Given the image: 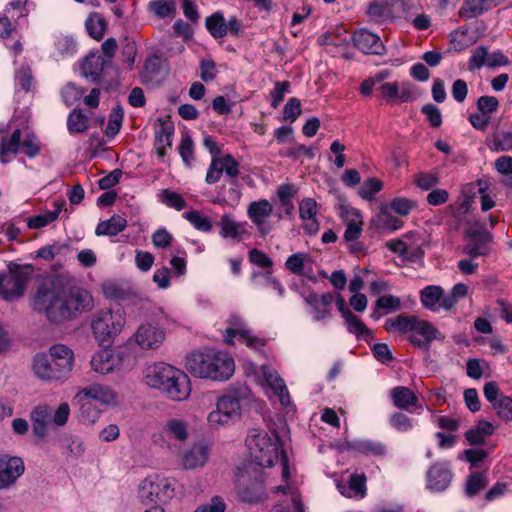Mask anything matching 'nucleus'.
<instances>
[{"instance_id":"f257e3e1","label":"nucleus","mask_w":512,"mask_h":512,"mask_svg":"<svg viewBox=\"0 0 512 512\" xmlns=\"http://www.w3.org/2000/svg\"><path fill=\"white\" fill-rule=\"evenodd\" d=\"M93 306L94 300L88 290L58 277L42 282L32 300L33 310L44 314L53 323L75 320Z\"/></svg>"},{"instance_id":"f03ea898","label":"nucleus","mask_w":512,"mask_h":512,"mask_svg":"<svg viewBox=\"0 0 512 512\" xmlns=\"http://www.w3.org/2000/svg\"><path fill=\"white\" fill-rule=\"evenodd\" d=\"M185 367L195 377L226 381L233 375L235 364L226 353L204 349L191 352L186 357Z\"/></svg>"},{"instance_id":"7ed1b4c3","label":"nucleus","mask_w":512,"mask_h":512,"mask_svg":"<svg viewBox=\"0 0 512 512\" xmlns=\"http://www.w3.org/2000/svg\"><path fill=\"white\" fill-rule=\"evenodd\" d=\"M145 378L150 387L162 391L174 401H183L190 395L188 376L169 364L161 362L150 366Z\"/></svg>"},{"instance_id":"20e7f679","label":"nucleus","mask_w":512,"mask_h":512,"mask_svg":"<svg viewBox=\"0 0 512 512\" xmlns=\"http://www.w3.org/2000/svg\"><path fill=\"white\" fill-rule=\"evenodd\" d=\"M74 353L63 345L56 344L49 349V356L37 354L33 360V371L41 379L52 381L66 377L73 369Z\"/></svg>"},{"instance_id":"39448f33","label":"nucleus","mask_w":512,"mask_h":512,"mask_svg":"<svg viewBox=\"0 0 512 512\" xmlns=\"http://www.w3.org/2000/svg\"><path fill=\"white\" fill-rule=\"evenodd\" d=\"M250 391L247 387L233 389L220 396L216 402V409L207 416L211 428L219 429L235 423L241 417L242 402Z\"/></svg>"},{"instance_id":"423d86ee","label":"nucleus","mask_w":512,"mask_h":512,"mask_svg":"<svg viewBox=\"0 0 512 512\" xmlns=\"http://www.w3.org/2000/svg\"><path fill=\"white\" fill-rule=\"evenodd\" d=\"M246 445L253 461L261 467H271L279 457V438L277 434L269 435L266 431L251 429L246 438Z\"/></svg>"},{"instance_id":"0eeeda50","label":"nucleus","mask_w":512,"mask_h":512,"mask_svg":"<svg viewBox=\"0 0 512 512\" xmlns=\"http://www.w3.org/2000/svg\"><path fill=\"white\" fill-rule=\"evenodd\" d=\"M126 319L122 310L102 309L93 315L92 333L100 345H109L120 334Z\"/></svg>"},{"instance_id":"6e6552de","label":"nucleus","mask_w":512,"mask_h":512,"mask_svg":"<svg viewBox=\"0 0 512 512\" xmlns=\"http://www.w3.org/2000/svg\"><path fill=\"white\" fill-rule=\"evenodd\" d=\"M174 480L159 474L147 476L139 486V496L146 504H165L173 498Z\"/></svg>"},{"instance_id":"1a4fd4ad","label":"nucleus","mask_w":512,"mask_h":512,"mask_svg":"<svg viewBox=\"0 0 512 512\" xmlns=\"http://www.w3.org/2000/svg\"><path fill=\"white\" fill-rule=\"evenodd\" d=\"M33 269L31 266L11 264L9 272L0 275V296L6 301L21 297L31 279Z\"/></svg>"},{"instance_id":"9d476101","label":"nucleus","mask_w":512,"mask_h":512,"mask_svg":"<svg viewBox=\"0 0 512 512\" xmlns=\"http://www.w3.org/2000/svg\"><path fill=\"white\" fill-rule=\"evenodd\" d=\"M228 327L224 334L225 343L233 344V339L238 338L239 341L245 343L249 348L260 351L266 345L264 339H261L252 334V331L246 326L243 319L236 315L231 314L227 320Z\"/></svg>"},{"instance_id":"9b49d317","label":"nucleus","mask_w":512,"mask_h":512,"mask_svg":"<svg viewBox=\"0 0 512 512\" xmlns=\"http://www.w3.org/2000/svg\"><path fill=\"white\" fill-rule=\"evenodd\" d=\"M25 472L22 458L6 453L0 454V490L12 488Z\"/></svg>"},{"instance_id":"f8f14e48","label":"nucleus","mask_w":512,"mask_h":512,"mask_svg":"<svg viewBox=\"0 0 512 512\" xmlns=\"http://www.w3.org/2000/svg\"><path fill=\"white\" fill-rule=\"evenodd\" d=\"M272 213L273 206L267 199L252 201L247 207V216L261 237L267 236L273 230V224L269 221Z\"/></svg>"},{"instance_id":"ddd939ff","label":"nucleus","mask_w":512,"mask_h":512,"mask_svg":"<svg viewBox=\"0 0 512 512\" xmlns=\"http://www.w3.org/2000/svg\"><path fill=\"white\" fill-rule=\"evenodd\" d=\"M80 75L90 83L102 86L106 90L118 86L116 66H80Z\"/></svg>"},{"instance_id":"4468645a","label":"nucleus","mask_w":512,"mask_h":512,"mask_svg":"<svg viewBox=\"0 0 512 512\" xmlns=\"http://www.w3.org/2000/svg\"><path fill=\"white\" fill-rule=\"evenodd\" d=\"M453 472L449 461H437L430 465L426 473L427 489L431 492H443L451 484Z\"/></svg>"},{"instance_id":"2eb2a0df","label":"nucleus","mask_w":512,"mask_h":512,"mask_svg":"<svg viewBox=\"0 0 512 512\" xmlns=\"http://www.w3.org/2000/svg\"><path fill=\"white\" fill-rule=\"evenodd\" d=\"M237 491L240 500L249 504H257L267 496L263 480L260 477L249 480L245 475L239 476Z\"/></svg>"},{"instance_id":"dca6fc26","label":"nucleus","mask_w":512,"mask_h":512,"mask_svg":"<svg viewBox=\"0 0 512 512\" xmlns=\"http://www.w3.org/2000/svg\"><path fill=\"white\" fill-rule=\"evenodd\" d=\"M165 335V330L161 327L145 323L138 327L134 339L142 350H156L164 342Z\"/></svg>"},{"instance_id":"f3484780","label":"nucleus","mask_w":512,"mask_h":512,"mask_svg":"<svg viewBox=\"0 0 512 512\" xmlns=\"http://www.w3.org/2000/svg\"><path fill=\"white\" fill-rule=\"evenodd\" d=\"M122 354L112 349H103L96 352L90 361L92 369L96 373L109 374L121 368Z\"/></svg>"},{"instance_id":"a211bd4d","label":"nucleus","mask_w":512,"mask_h":512,"mask_svg":"<svg viewBox=\"0 0 512 512\" xmlns=\"http://www.w3.org/2000/svg\"><path fill=\"white\" fill-rule=\"evenodd\" d=\"M467 244L463 248V253L471 258L484 256L488 254V245L492 240V236L485 230L469 229L465 233Z\"/></svg>"},{"instance_id":"6ab92c4d","label":"nucleus","mask_w":512,"mask_h":512,"mask_svg":"<svg viewBox=\"0 0 512 512\" xmlns=\"http://www.w3.org/2000/svg\"><path fill=\"white\" fill-rule=\"evenodd\" d=\"M443 338L432 323L418 319L412 334L409 336V341L413 346L427 350L433 340Z\"/></svg>"},{"instance_id":"aec40b11","label":"nucleus","mask_w":512,"mask_h":512,"mask_svg":"<svg viewBox=\"0 0 512 512\" xmlns=\"http://www.w3.org/2000/svg\"><path fill=\"white\" fill-rule=\"evenodd\" d=\"M389 396L393 405L397 409L404 410L409 413H414L417 410L423 409L418 396L409 387L396 386L390 390Z\"/></svg>"},{"instance_id":"412c9836","label":"nucleus","mask_w":512,"mask_h":512,"mask_svg":"<svg viewBox=\"0 0 512 512\" xmlns=\"http://www.w3.org/2000/svg\"><path fill=\"white\" fill-rule=\"evenodd\" d=\"M304 301L310 307L313 320L321 321L331 316L330 309L334 302L332 293L327 292L319 296L311 291L307 295H304Z\"/></svg>"},{"instance_id":"4be33fe9","label":"nucleus","mask_w":512,"mask_h":512,"mask_svg":"<svg viewBox=\"0 0 512 512\" xmlns=\"http://www.w3.org/2000/svg\"><path fill=\"white\" fill-rule=\"evenodd\" d=\"M352 40L354 45L365 54L381 55L385 50L379 36L367 29L356 31L353 34Z\"/></svg>"},{"instance_id":"5701e85b","label":"nucleus","mask_w":512,"mask_h":512,"mask_svg":"<svg viewBox=\"0 0 512 512\" xmlns=\"http://www.w3.org/2000/svg\"><path fill=\"white\" fill-rule=\"evenodd\" d=\"M217 226L220 228V236L224 239L239 241L250 235L247 222H237L231 214H224L217 222Z\"/></svg>"},{"instance_id":"b1692460","label":"nucleus","mask_w":512,"mask_h":512,"mask_svg":"<svg viewBox=\"0 0 512 512\" xmlns=\"http://www.w3.org/2000/svg\"><path fill=\"white\" fill-rule=\"evenodd\" d=\"M79 397H88L92 401H98L104 405H115L118 403L117 393L107 385L94 383L79 391Z\"/></svg>"},{"instance_id":"393cba45","label":"nucleus","mask_w":512,"mask_h":512,"mask_svg":"<svg viewBox=\"0 0 512 512\" xmlns=\"http://www.w3.org/2000/svg\"><path fill=\"white\" fill-rule=\"evenodd\" d=\"M317 207V202L313 198H304L299 203V217L304 222L302 227L310 235H315L319 231Z\"/></svg>"},{"instance_id":"a878e982","label":"nucleus","mask_w":512,"mask_h":512,"mask_svg":"<svg viewBox=\"0 0 512 512\" xmlns=\"http://www.w3.org/2000/svg\"><path fill=\"white\" fill-rule=\"evenodd\" d=\"M263 379L267 386H269L278 396L282 405H287L290 402L288 389L284 380L278 375V372L268 365L261 366Z\"/></svg>"},{"instance_id":"bb28decb","label":"nucleus","mask_w":512,"mask_h":512,"mask_svg":"<svg viewBox=\"0 0 512 512\" xmlns=\"http://www.w3.org/2000/svg\"><path fill=\"white\" fill-rule=\"evenodd\" d=\"M209 457V447L202 443H195L182 456V464L186 469H196L204 466Z\"/></svg>"},{"instance_id":"cd10ccee","label":"nucleus","mask_w":512,"mask_h":512,"mask_svg":"<svg viewBox=\"0 0 512 512\" xmlns=\"http://www.w3.org/2000/svg\"><path fill=\"white\" fill-rule=\"evenodd\" d=\"M163 432L167 439L184 443L189 437V425L184 420L171 418L165 422Z\"/></svg>"},{"instance_id":"c85d7f7f","label":"nucleus","mask_w":512,"mask_h":512,"mask_svg":"<svg viewBox=\"0 0 512 512\" xmlns=\"http://www.w3.org/2000/svg\"><path fill=\"white\" fill-rule=\"evenodd\" d=\"M74 402L79 406L78 418L83 424H94L100 416L101 411L88 397H79V392L74 397Z\"/></svg>"},{"instance_id":"c756f323","label":"nucleus","mask_w":512,"mask_h":512,"mask_svg":"<svg viewBox=\"0 0 512 512\" xmlns=\"http://www.w3.org/2000/svg\"><path fill=\"white\" fill-rule=\"evenodd\" d=\"M344 220L347 224L344 232V239L347 242H353L357 240L362 233V217L359 210L355 208H349L346 210V214L343 215Z\"/></svg>"},{"instance_id":"7c9ffc66","label":"nucleus","mask_w":512,"mask_h":512,"mask_svg":"<svg viewBox=\"0 0 512 512\" xmlns=\"http://www.w3.org/2000/svg\"><path fill=\"white\" fill-rule=\"evenodd\" d=\"M174 126L171 122L159 120L155 130L156 149L160 157L166 154V149L171 148Z\"/></svg>"},{"instance_id":"2f4dec72","label":"nucleus","mask_w":512,"mask_h":512,"mask_svg":"<svg viewBox=\"0 0 512 512\" xmlns=\"http://www.w3.org/2000/svg\"><path fill=\"white\" fill-rule=\"evenodd\" d=\"M2 131H0V162L6 164L10 161L7 158L8 154L17 155L21 146V135L22 132L20 129H15L11 136L7 138L4 135H1Z\"/></svg>"},{"instance_id":"473e14b6","label":"nucleus","mask_w":512,"mask_h":512,"mask_svg":"<svg viewBox=\"0 0 512 512\" xmlns=\"http://www.w3.org/2000/svg\"><path fill=\"white\" fill-rule=\"evenodd\" d=\"M443 288L438 285H428L420 291V301L424 308L439 312L443 297Z\"/></svg>"},{"instance_id":"72a5a7b5","label":"nucleus","mask_w":512,"mask_h":512,"mask_svg":"<svg viewBox=\"0 0 512 512\" xmlns=\"http://www.w3.org/2000/svg\"><path fill=\"white\" fill-rule=\"evenodd\" d=\"M168 74V66H143L140 80L143 85L153 88L162 84Z\"/></svg>"},{"instance_id":"f704fd0d","label":"nucleus","mask_w":512,"mask_h":512,"mask_svg":"<svg viewBox=\"0 0 512 512\" xmlns=\"http://www.w3.org/2000/svg\"><path fill=\"white\" fill-rule=\"evenodd\" d=\"M469 64H509V60L499 51L488 53L485 46H478L472 51Z\"/></svg>"},{"instance_id":"c9c22d12","label":"nucleus","mask_w":512,"mask_h":512,"mask_svg":"<svg viewBox=\"0 0 512 512\" xmlns=\"http://www.w3.org/2000/svg\"><path fill=\"white\" fill-rule=\"evenodd\" d=\"M127 227V220L120 215H113L109 219L98 223L95 234L97 236H116Z\"/></svg>"},{"instance_id":"e433bc0d","label":"nucleus","mask_w":512,"mask_h":512,"mask_svg":"<svg viewBox=\"0 0 512 512\" xmlns=\"http://www.w3.org/2000/svg\"><path fill=\"white\" fill-rule=\"evenodd\" d=\"M498 5L496 0H465L460 9V15L474 18Z\"/></svg>"},{"instance_id":"4c0bfd02","label":"nucleus","mask_w":512,"mask_h":512,"mask_svg":"<svg viewBox=\"0 0 512 512\" xmlns=\"http://www.w3.org/2000/svg\"><path fill=\"white\" fill-rule=\"evenodd\" d=\"M393 6V0H376L370 3L367 14L371 19L377 22H383L392 16Z\"/></svg>"},{"instance_id":"58836bf2","label":"nucleus","mask_w":512,"mask_h":512,"mask_svg":"<svg viewBox=\"0 0 512 512\" xmlns=\"http://www.w3.org/2000/svg\"><path fill=\"white\" fill-rule=\"evenodd\" d=\"M417 321L415 316L401 314L394 319H387L384 327L387 331L397 330L402 334H412Z\"/></svg>"},{"instance_id":"ea45409f","label":"nucleus","mask_w":512,"mask_h":512,"mask_svg":"<svg viewBox=\"0 0 512 512\" xmlns=\"http://www.w3.org/2000/svg\"><path fill=\"white\" fill-rule=\"evenodd\" d=\"M89 128V118L83 110L75 108L67 117V129L71 134L84 133Z\"/></svg>"},{"instance_id":"a19ab883","label":"nucleus","mask_w":512,"mask_h":512,"mask_svg":"<svg viewBox=\"0 0 512 512\" xmlns=\"http://www.w3.org/2000/svg\"><path fill=\"white\" fill-rule=\"evenodd\" d=\"M85 27L88 34L99 41L104 37L107 22L99 13H91L85 21Z\"/></svg>"},{"instance_id":"79ce46f5","label":"nucleus","mask_w":512,"mask_h":512,"mask_svg":"<svg viewBox=\"0 0 512 512\" xmlns=\"http://www.w3.org/2000/svg\"><path fill=\"white\" fill-rule=\"evenodd\" d=\"M205 26L211 36L215 39L223 38L227 35L226 20L222 12L217 11L206 18Z\"/></svg>"},{"instance_id":"37998d69","label":"nucleus","mask_w":512,"mask_h":512,"mask_svg":"<svg viewBox=\"0 0 512 512\" xmlns=\"http://www.w3.org/2000/svg\"><path fill=\"white\" fill-rule=\"evenodd\" d=\"M345 324L347 330L354 334L358 339L368 341L373 338L372 331L353 313L348 314V317L345 319Z\"/></svg>"},{"instance_id":"c03bdc74","label":"nucleus","mask_w":512,"mask_h":512,"mask_svg":"<svg viewBox=\"0 0 512 512\" xmlns=\"http://www.w3.org/2000/svg\"><path fill=\"white\" fill-rule=\"evenodd\" d=\"M353 448L365 455L384 456L387 452L386 445L380 441L364 439L353 444Z\"/></svg>"},{"instance_id":"a18cd8bd","label":"nucleus","mask_w":512,"mask_h":512,"mask_svg":"<svg viewBox=\"0 0 512 512\" xmlns=\"http://www.w3.org/2000/svg\"><path fill=\"white\" fill-rule=\"evenodd\" d=\"M124 117V110L122 106H115L110 114L108 119V124L105 130V135L109 138H113L118 134L121 129L122 121Z\"/></svg>"},{"instance_id":"49530a36","label":"nucleus","mask_w":512,"mask_h":512,"mask_svg":"<svg viewBox=\"0 0 512 512\" xmlns=\"http://www.w3.org/2000/svg\"><path fill=\"white\" fill-rule=\"evenodd\" d=\"M60 207L53 211H47L27 219V226L30 229H40L57 220L60 214Z\"/></svg>"},{"instance_id":"de8ad7c7","label":"nucleus","mask_w":512,"mask_h":512,"mask_svg":"<svg viewBox=\"0 0 512 512\" xmlns=\"http://www.w3.org/2000/svg\"><path fill=\"white\" fill-rule=\"evenodd\" d=\"M183 216L199 231L210 232L213 228L211 220L197 210L185 212Z\"/></svg>"},{"instance_id":"09e8293b","label":"nucleus","mask_w":512,"mask_h":512,"mask_svg":"<svg viewBox=\"0 0 512 512\" xmlns=\"http://www.w3.org/2000/svg\"><path fill=\"white\" fill-rule=\"evenodd\" d=\"M488 483L487 476L485 473L477 472L470 475L466 482V494L468 496L477 495L482 491Z\"/></svg>"},{"instance_id":"8fccbe9b","label":"nucleus","mask_w":512,"mask_h":512,"mask_svg":"<svg viewBox=\"0 0 512 512\" xmlns=\"http://www.w3.org/2000/svg\"><path fill=\"white\" fill-rule=\"evenodd\" d=\"M160 200L168 207L174 208L177 211H181L187 206L186 201L179 193L169 189L161 192Z\"/></svg>"},{"instance_id":"3c124183","label":"nucleus","mask_w":512,"mask_h":512,"mask_svg":"<svg viewBox=\"0 0 512 512\" xmlns=\"http://www.w3.org/2000/svg\"><path fill=\"white\" fill-rule=\"evenodd\" d=\"M390 426L398 432H407L414 426L413 420L403 412H394L389 416Z\"/></svg>"},{"instance_id":"603ef678","label":"nucleus","mask_w":512,"mask_h":512,"mask_svg":"<svg viewBox=\"0 0 512 512\" xmlns=\"http://www.w3.org/2000/svg\"><path fill=\"white\" fill-rule=\"evenodd\" d=\"M149 8L160 18H165L176 11L173 0H155L150 2Z\"/></svg>"},{"instance_id":"864d4df0","label":"nucleus","mask_w":512,"mask_h":512,"mask_svg":"<svg viewBox=\"0 0 512 512\" xmlns=\"http://www.w3.org/2000/svg\"><path fill=\"white\" fill-rule=\"evenodd\" d=\"M84 93L85 90L83 88L77 87L73 83H68L63 87L61 91V96L64 103L67 106H71L77 101H79L83 97Z\"/></svg>"},{"instance_id":"5fc2aeb1","label":"nucleus","mask_w":512,"mask_h":512,"mask_svg":"<svg viewBox=\"0 0 512 512\" xmlns=\"http://www.w3.org/2000/svg\"><path fill=\"white\" fill-rule=\"evenodd\" d=\"M22 152L29 158H34L40 153V142L38 138L31 133H27L21 142Z\"/></svg>"},{"instance_id":"6e6d98bb","label":"nucleus","mask_w":512,"mask_h":512,"mask_svg":"<svg viewBox=\"0 0 512 512\" xmlns=\"http://www.w3.org/2000/svg\"><path fill=\"white\" fill-rule=\"evenodd\" d=\"M219 164L223 173L226 176L235 179L239 175V163L231 154H226L223 157H218Z\"/></svg>"},{"instance_id":"4d7b16f0","label":"nucleus","mask_w":512,"mask_h":512,"mask_svg":"<svg viewBox=\"0 0 512 512\" xmlns=\"http://www.w3.org/2000/svg\"><path fill=\"white\" fill-rule=\"evenodd\" d=\"M497 415L504 421H512V398L500 395L499 401L494 405Z\"/></svg>"},{"instance_id":"13d9d810","label":"nucleus","mask_w":512,"mask_h":512,"mask_svg":"<svg viewBox=\"0 0 512 512\" xmlns=\"http://www.w3.org/2000/svg\"><path fill=\"white\" fill-rule=\"evenodd\" d=\"M179 153L185 165L190 167L194 160V144L189 135L182 136Z\"/></svg>"},{"instance_id":"bf43d9fd","label":"nucleus","mask_w":512,"mask_h":512,"mask_svg":"<svg viewBox=\"0 0 512 512\" xmlns=\"http://www.w3.org/2000/svg\"><path fill=\"white\" fill-rule=\"evenodd\" d=\"M416 207V203L403 197L394 198L390 202V208L400 216H407Z\"/></svg>"},{"instance_id":"052dcab7","label":"nucleus","mask_w":512,"mask_h":512,"mask_svg":"<svg viewBox=\"0 0 512 512\" xmlns=\"http://www.w3.org/2000/svg\"><path fill=\"white\" fill-rule=\"evenodd\" d=\"M301 114V103L297 98H290L283 108V120L293 123Z\"/></svg>"},{"instance_id":"680f3d73","label":"nucleus","mask_w":512,"mask_h":512,"mask_svg":"<svg viewBox=\"0 0 512 512\" xmlns=\"http://www.w3.org/2000/svg\"><path fill=\"white\" fill-rule=\"evenodd\" d=\"M381 189L382 182L376 178H370L363 183L359 195L365 200H372Z\"/></svg>"},{"instance_id":"e2e57ef3","label":"nucleus","mask_w":512,"mask_h":512,"mask_svg":"<svg viewBox=\"0 0 512 512\" xmlns=\"http://www.w3.org/2000/svg\"><path fill=\"white\" fill-rule=\"evenodd\" d=\"M439 182L437 174L432 172H420L415 176L416 185L422 190L428 191Z\"/></svg>"},{"instance_id":"0e129e2a","label":"nucleus","mask_w":512,"mask_h":512,"mask_svg":"<svg viewBox=\"0 0 512 512\" xmlns=\"http://www.w3.org/2000/svg\"><path fill=\"white\" fill-rule=\"evenodd\" d=\"M121 54L122 61L127 62L128 64H133L136 60L137 47L134 40L125 37L121 42Z\"/></svg>"},{"instance_id":"69168bd1","label":"nucleus","mask_w":512,"mask_h":512,"mask_svg":"<svg viewBox=\"0 0 512 512\" xmlns=\"http://www.w3.org/2000/svg\"><path fill=\"white\" fill-rule=\"evenodd\" d=\"M421 112L426 116L432 127L437 128L441 126L442 115L440 109L436 105L431 103L425 104L421 108Z\"/></svg>"},{"instance_id":"338daca9","label":"nucleus","mask_w":512,"mask_h":512,"mask_svg":"<svg viewBox=\"0 0 512 512\" xmlns=\"http://www.w3.org/2000/svg\"><path fill=\"white\" fill-rule=\"evenodd\" d=\"M494 146L496 151H512V132L500 131L494 136Z\"/></svg>"},{"instance_id":"774afa93","label":"nucleus","mask_w":512,"mask_h":512,"mask_svg":"<svg viewBox=\"0 0 512 512\" xmlns=\"http://www.w3.org/2000/svg\"><path fill=\"white\" fill-rule=\"evenodd\" d=\"M249 261L261 268H271L273 265L272 259L263 251L259 249H251L248 253Z\"/></svg>"}]
</instances>
